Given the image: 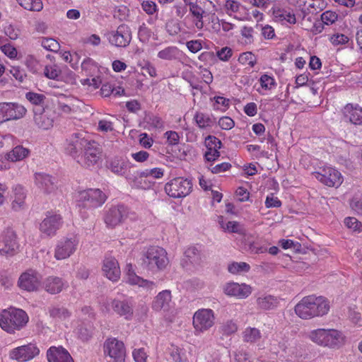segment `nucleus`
<instances>
[{
    "label": "nucleus",
    "instance_id": "51",
    "mask_svg": "<svg viewBox=\"0 0 362 362\" xmlns=\"http://www.w3.org/2000/svg\"><path fill=\"white\" fill-rule=\"evenodd\" d=\"M170 356L175 362H187V358L181 349L174 348L170 352Z\"/></svg>",
    "mask_w": 362,
    "mask_h": 362
},
{
    "label": "nucleus",
    "instance_id": "37",
    "mask_svg": "<svg viewBox=\"0 0 362 362\" xmlns=\"http://www.w3.org/2000/svg\"><path fill=\"white\" fill-rule=\"evenodd\" d=\"M179 55V49L174 46L168 47L158 53V57L163 60L176 59Z\"/></svg>",
    "mask_w": 362,
    "mask_h": 362
},
{
    "label": "nucleus",
    "instance_id": "47",
    "mask_svg": "<svg viewBox=\"0 0 362 362\" xmlns=\"http://www.w3.org/2000/svg\"><path fill=\"white\" fill-rule=\"evenodd\" d=\"M164 170L160 168H154L152 169H146L141 171L142 176L152 177L155 179L161 178L163 176Z\"/></svg>",
    "mask_w": 362,
    "mask_h": 362
},
{
    "label": "nucleus",
    "instance_id": "50",
    "mask_svg": "<svg viewBox=\"0 0 362 362\" xmlns=\"http://www.w3.org/2000/svg\"><path fill=\"white\" fill-rule=\"evenodd\" d=\"M337 18L338 15L331 11H326L321 15V21L327 25L334 23Z\"/></svg>",
    "mask_w": 362,
    "mask_h": 362
},
{
    "label": "nucleus",
    "instance_id": "22",
    "mask_svg": "<svg viewBox=\"0 0 362 362\" xmlns=\"http://www.w3.org/2000/svg\"><path fill=\"white\" fill-rule=\"evenodd\" d=\"M52 111L49 109L40 108L34 110V122L35 124L40 129H49L53 126L54 117Z\"/></svg>",
    "mask_w": 362,
    "mask_h": 362
},
{
    "label": "nucleus",
    "instance_id": "8",
    "mask_svg": "<svg viewBox=\"0 0 362 362\" xmlns=\"http://www.w3.org/2000/svg\"><path fill=\"white\" fill-rule=\"evenodd\" d=\"M103 349L105 357L110 358L108 362H124L126 350L122 341L108 338L104 343Z\"/></svg>",
    "mask_w": 362,
    "mask_h": 362
},
{
    "label": "nucleus",
    "instance_id": "14",
    "mask_svg": "<svg viewBox=\"0 0 362 362\" xmlns=\"http://www.w3.org/2000/svg\"><path fill=\"white\" fill-rule=\"evenodd\" d=\"M78 244V240L76 236L61 240L56 246L54 257L57 260H62L69 257L76 250Z\"/></svg>",
    "mask_w": 362,
    "mask_h": 362
},
{
    "label": "nucleus",
    "instance_id": "32",
    "mask_svg": "<svg viewBox=\"0 0 362 362\" xmlns=\"http://www.w3.org/2000/svg\"><path fill=\"white\" fill-rule=\"evenodd\" d=\"M189 11L195 18L194 24L197 28L201 30L204 27L203 17L205 11L196 3L189 2Z\"/></svg>",
    "mask_w": 362,
    "mask_h": 362
},
{
    "label": "nucleus",
    "instance_id": "7",
    "mask_svg": "<svg viewBox=\"0 0 362 362\" xmlns=\"http://www.w3.org/2000/svg\"><path fill=\"white\" fill-rule=\"evenodd\" d=\"M192 183L188 179L175 177L165 185V191L173 198H182L187 196L192 191Z\"/></svg>",
    "mask_w": 362,
    "mask_h": 362
},
{
    "label": "nucleus",
    "instance_id": "10",
    "mask_svg": "<svg viewBox=\"0 0 362 362\" xmlns=\"http://www.w3.org/2000/svg\"><path fill=\"white\" fill-rule=\"evenodd\" d=\"M215 324L214 313L211 309H199L193 316V326L197 332H204Z\"/></svg>",
    "mask_w": 362,
    "mask_h": 362
},
{
    "label": "nucleus",
    "instance_id": "16",
    "mask_svg": "<svg viewBox=\"0 0 362 362\" xmlns=\"http://www.w3.org/2000/svg\"><path fill=\"white\" fill-rule=\"evenodd\" d=\"M34 182L36 187L45 194L54 193L57 189L56 178L45 173H35Z\"/></svg>",
    "mask_w": 362,
    "mask_h": 362
},
{
    "label": "nucleus",
    "instance_id": "34",
    "mask_svg": "<svg viewBox=\"0 0 362 362\" xmlns=\"http://www.w3.org/2000/svg\"><path fill=\"white\" fill-rule=\"evenodd\" d=\"M127 282L132 285H139V286H146L148 288H150L153 285L152 281L144 280L137 276L132 269V265H128V270L127 272Z\"/></svg>",
    "mask_w": 362,
    "mask_h": 362
},
{
    "label": "nucleus",
    "instance_id": "43",
    "mask_svg": "<svg viewBox=\"0 0 362 362\" xmlns=\"http://www.w3.org/2000/svg\"><path fill=\"white\" fill-rule=\"evenodd\" d=\"M26 99L30 101L32 104L35 105H42L46 97L40 93H34V92H28L25 94Z\"/></svg>",
    "mask_w": 362,
    "mask_h": 362
},
{
    "label": "nucleus",
    "instance_id": "41",
    "mask_svg": "<svg viewBox=\"0 0 362 362\" xmlns=\"http://www.w3.org/2000/svg\"><path fill=\"white\" fill-rule=\"evenodd\" d=\"M250 269V266L246 262H233L228 264V270L233 274L242 272H247Z\"/></svg>",
    "mask_w": 362,
    "mask_h": 362
},
{
    "label": "nucleus",
    "instance_id": "64",
    "mask_svg": "<svg viewBox=\"0 0 362 362\" xmlns=\"http://www.w3.org/2000/svg\"><path fill=\"white\" fill-rule=\"evenodd\" d=\"M281 205V201L272 194L271 196H267L265 201V206L267 208L279 207Z\"/></svg>",
    "mask_w": 362,
    "mask_h": 362
},
{
    "label": "nucleus",
    "instance_id": "59",
    "mask_svg": "<svg viewBox=\"0 0 362 362\" xmlns=\"http://www.w3.org/2000/svg\"><path fill=\"white\" fill-rule=\"evenodd\" d=\"M133 357L136 362H146L147 354L144 349L141 348L134 350Z\"/></svg>",
    "mask_w": 362,
    "mask_h": 362
},
{
    "label": "nucleus",
    "instance_id": "63",
    "mask_svg": "<svg viewBox=\"0 0 362 362\" xmlns=\"http://www.w3.org/2000/svg\"><path fill=\"white\" fill-rule=\"evenodd\" d=\"M25 65L28 67V69L33 73L37 72V66L38 65V62L33 56L29 55L26 57Z\"/></svg>",
    "mask_w": 362,
    "mask_h": 362
},
{
    "label": "nucleus",
    "instance_id": "31",
    "mask_svg": "<svg viewBox=\"0 0 362 362\" xmlns=\"http://www.w3.org/2000/svg\"><path fill=\"white\" fill-rule=\"evenodd\" d=\"M262 338L260 330L256 327H247L242 332V339L245 343L253 344Z\"/></svg>",
    "mask_w": 362,
    "mask_h": 362
},
{
    "label": "nucleus",
    "instance_id": "52",
    "mask_svg": "<svg viewBox=\"0 0 362 362\" xmlns=\"http://www.w3.org/2000/svg\"><path fill=\"white\" fill-rule=\"evenodd\" d=\"M238 61L241 64L253 66L255 64V57L251 52H244L240 55Z\"/></svg>",
    "mask_w": 362,
    "mask_h": 362
},
{
    "label": "nucleus",
    "instance_id": "54",
    "mask_svg": "<svg viewBox=\"0 0 362 362\" xmlns=\"http://www.w3.org/2000/svg\"><path fill=\"white\" fill-rule=\"evenodd\" d=\"M151 35V30L143 23L139 28L138 36L140 41L146 42L148 41Z\"/></svg>",
    "mask_w": 362,
    "mask_h": 362
},
{
    "label": "nucleus",
    "instance_id": "12",
    "mask_svg": "<svg viewBox=\"0 0 362 362\" xmlns=\"http://www.w3.org/2000/svg\"><path fill=\"white\" fill-rule=\"evenodd\" d=\"M106 36L112 45L117 47H126L131 42L132 31L127 25L122 24L117 27L116 30L108 33Z\"/></svg>",
    "mask_w": 362,
    "mask_h": 362
},
{
    "label": "nucleus",
    "instance_id": "38",
    "mask_svg": "<svg viewBox=\"0 0 362 362\" xmlns=\"http://www.w3.org/2000/svg\"><path fill=\"white\" fill-rule=\"evenodd\" d=\"M128 164L123 159L114 158L110 163V169L115 174L123 175H124Z\"/></svg>",
    "mask_w": 362,
    "mask_h": 362
},
{
    "label": "nucleus",
    "instance_id": "45",
    "mask_svg": "<svg viewBox=\"0 0 362 362\" xmlns=\"http://www.w3.org/2000/svg\"><path fill=\"white\" fill-rule=\"evenodd\" d=\"M345 226L354 231H362V223L355 217H347L344 219Z\"/></svg>",
    "mask_w": 362,
    "mask_h": 362
},
{
    "label": "nucleus",
    "instance_id": "39",
    "mask_svg": "<svg viewBox=\"0 0 362 362\" xmlns=\"http://www.w3.org/2000/svg\"><path fill=\"white\" fill-rule=\"evenodd\" d=\"M49 313L52 317L60 320H64L71 315V313L64 307L53 306L49 308Z\"/></svg>",
    "mask_w": 362,
    "mask_h": 362
},
{
    "label": "nucleus",
    "instance_id": "53",
    "mask_svg": "<svg viewBox=\"0 0 362 362\" xmlns=\"http://www.w3.org/2000/svg\"><path fill=\"white\" fill-rule=\"evenodd\" d=\"M10 73L20 82H23L24 78L27 76L25 70L20 66H12Z\"/></svg>",
    "mask_w": 362,
    "mask_h": 362
},
{
    "label": "nucleus",
    "instance_id": "29",
    "mask_svg": "<svg viewBox=\"0 0 362 362\" xmlns=\"http://www.w3.org/2000/svg\"><path fill=\"white\" fill-rule=\"evenodd\" d=\"M344 115L351 123L362 124V108L348 104L344 108Z\"/></svg>",
    "mask_w": 362,
    "mask_h": 362
},
{
    "label": "nucleus",
    "instance_id": "58",
    "mask_svg": "<svg viewBox=\"0 0 362 362\" xmlns=\"http://www.w3.org/2000/svg\"><path fill=\"white\" fill-rule=\"evenodd\" d=\"M234 124V121L229 117H223L218 120V125L223 129H230Z\"/></svg>",
    "mask_w": 362,
    "mask_h": 362
},
{
    "label": "nucleus",
    "instance_id": "23",
    "mask_svg": "<svg viewBox=\"0 0 362 362\" xmlns=\"http://www.w3.org/2000/svg\"><path fill=\"white\" fill-rule=\"evenodd\" d=\"M111 306L115 313L124 317L125 320H129L132 318L134 308L129 300L115 299L112 301Z\"/></svg>",
    "mask_w": 362,
    "mask_h": 362
},
{
    "label": "nucleus",
    "instance_id": "61",
    "mask_svg": "<svg viewBox=\"0 0 362 362\" xmlns=\"http://www.w3.org/2000/svg\"><path fill=\"white\" fill-rule=\"evenodd\" d=\"M216 56L222 61H228L232 56V50L228 47H223L217 51Z\"/></svg>",
    "mask_w": 362,
    "mask_h": 362
},
{
    "label": "nucleus",
    "instance_id": "30",
    "mask_svg": "<svg viewBox=\"0 0 362 362\" xmlns=\"http://www.w3.org/2000/svg\"><path fill=\"white\" fill-rule=\"evenodd\" d=\"M257 308L264 310H273L279 305V300L274 296L269 294H263L257 298Z\"/></svg>",
    "mask_w": 362,
    "mask_h": 362
},
{
    "label": "nucleus",
    "instance_id": "13",
    "mask_svg": "<svg viewBox=\"0 0 362 362\" xmlns=\"http://www.w3.org/2000/svg\"><path fill=\"white\" fill-rule=\"evenodd\" d=\"M313 175L317 180L328 187H338L343 182L341 173L331 167L320 168Z\"/></svg>",
    "mask_w": 362,
    "mask_h": 362
},
{
    "label": "nucleus",
    "instance_id": "42",
    "mask_svg": "<svg viewBox=\"0 0 362 362\" xmlns=\"http://www.w3.org/2000/svg\"><path fill=\"white\" fill-rule=\"evenodd\" d=\"M185 256L192 264H199L201 262L200 252L195 247H188L185 251Z\"/></svg>",
    "mask_w": 362,
    "mask_h": 362
},
{
    "label": "nucleus",
    "instance_id": "40",
    "mask_svg": "<svg viewBox=\"0 0 362 362\" xmlns=\"http://www.w3.org/2000/svg\"><path fill=\"white\" fill-rule=\"evenodd\" d=\"M25 9L33 11H40L43 8L41 0H16Z\"/></svg>",
    "mask_w": 362,
    "mask_h": 362
},
{
    "label": "nucleus",
    "instance_id": "3",
    "mask_svg": "<svg viewBox=\"0 0 362 362\" xmlns=\"http://www.w3.org/2000/svg\"><path fill=\"white\" fill-rule=\"evenodd\" d=\"M309 339L314 343L329 348L338 347L344 341V337L337 329H317L308 334Z\"/></svg>",
    "mask_w": 362,
    "mask_h": 362
},
{
    "label": "nucleus",
    "instance_id": "21",
    "mask_svg": "<svg viewBox=\"0 0 362 362\" xmlns=\"http://www.w3.org/2000/svg\"><path fill=\"white\" fill-rule=\"evenodd\" d=\"M127 212L124 206L110 208L105 216V222L109 227L114 228L122 223L127 216Z\"/></svg>",
    "mask_w": 362,
    "mask_h": 362
},
{
    "label": "nucleus",
    "instance_id": "17",
    "mask_svg": "<svg viewBox=\"0 0 362 362\" xmlns=\"http://www.w3.org/2000/svg\"><path fill=\"white\" fill-rule=\"evenodd\" d=\"M39 352L38 348L35 344H28L13 349L10 356L19 362H26L38 355Z\"/></svg>",
    "mask_w": 362,
    "mask_h": 362
},
{
    "label": "nucleus",
    "instance_id": "49",
    "mask_svg": "<svg viewBox=\"0 0 362 362\" xmlns=\"http://www.w3.org/2000/svg\"><path fill=\"white\" fill-rule=\"evenodd\" d=\"M205 146L208 150L221 148V141L214 136H208L205 139Z\"/></svg>",
    "mask_w": 362,
    "mask_h": 362
},
{
    "label": "nucleus",
    "instance_id": "27",
    "mask_svg": "<svg viewBox=\"0 0 362 362\" xmlns=\"http://www.w3.org/2000/svg\"><path fill=\"white\" fill-rule=\"evenodd\" d=\"M64 281L58 276H49L43 281V288L50 294H57L60 293L64 288Z\"/></svg>",
    "mask_w": 362,
    "mask_h": 362
},
{
    "label": "nucleus",
    "instance_id": "48",
    "mask_svg": "<svg viewBox=\"0 0 362 362\" xmlns=\"http://www.w3.org/2000/svg\"><path fill=\"white\" fill-rule=\"evenodd\" d=\"M44 74L48 78L56 79L61 74V71L56 65L46 66Z\"/></svg>",
    "mask_w": 362,
    "mask_h": 362
},
{
    "label": "nucleus",
    "instance_id": "1",
    "mask_svg": "<svg viewBox=\"0 0 362 362\" xmlns=\"http://www.w3.org/2000/svg\"><path fill=\"white\" fill-rule=\"evenodd\" d=\"M329 308V302L326 298L310 295L303 298L294 310L299 317L309 320L327 315Z\"/></svg>",
    "mask_w": 362,
    "mask_h": 362
},
{
    "label": "nucleus",
    "instance_id": "24",
    "mask_svg": "<svg viewBox=\"0 0 362 362\" xmlns=\"http://www.w3.org/2000/svg\"><path fill=\"white\" fill-rule=\"evenodd\" d=\"M103 271L107 278L112 281H117L120 277V268L115 257H109L104 259Z\"/></svg>",
    "mask_w": 362,
    "mask_h": 362
},
{
    "label": "nucleus",
    "instance_id": "57",
    "mask_svg": "<svg viewBox=\"0 0 362 362\" xmlns=\"http://www.w3.org/2000/svg\"><path fill=\"white\" fill-rule=\"evenodd\" d=\"M222 228L224 230H227L230 233H240L241 230L240 228V224L237 221H228L226 226L223 225H221Z\"/></svg>",
    "mask_w": 362,
    "mask_h": 362
},
{
    "label": "nucleus",
    "instance_id": "36",
    "mask_svg": "<svg viewBox=\"0 0 362 362\" xmlns=\"http://www.w3.org/2000/svg\"><path fill=\"white\" fill-rule=\"evenodd\" d=\"M238 330V326L233 320H228L223 322L219 327V332L222 336L229 337L235 334Z\"/></svg>",
    "mask_w": 362,
    "mask_h": 362
},
{
    "label": "nucleus",
    "instance_id": "18",
    "mask_svg": "<svg viewBox=\"0 0 362 362\" xmlns=\"http://www.w3.org/2000/svg\"><path fill=\"white\" fill-rule=\"evenodd\" d=\"M62 223L59 214H49L40 224V230L46 236H53Z\"/></svg>",
    "mask_w": 362,
    "mask_h": 362
},
{
    "label": "nucleus",
    "instance_id": "55",
    "mask_svg": "<svg viewBox=\"0 0 362 362\" xmlns=\"http://www.w3.org/2000/svg\"><path fill=\"white\" fill-rule=\"evenodd\" d=\"M350 207L358 215H362V197H354L350 201Z\"/></svg>",
    "mask_w": 362,
    "mask_h": 362
},
{
    "label": "nucleus",
    "instance_id": "25",
    "mask_svg": "<svg viewBox=\"0 0 362 362\" xmlns=\"http://www.w3.org/2000/svg\"><path fill=\"white\" fill-rule=\"evenodd\" d=\"M49 362H74L69 353L63 347H50L47 352Z\"/></svg>",
    "mask_w": 362,
    "mask_h": 362
},
{
    "label": "nucleus",
    "instance_id": "2",
    "mask_svg": "<svg viewBox=\"0 0 362 362\" xmlns=\"http://www.w3.org/2000/svg\"><path fill=\"white\" fill-rule=\"evenodd\" d=\"M28 322L27 313L22 309L9 308L0 313V327L8 333H14Z\"/></svg>",
    "mask_w": 362,
    "mask_h": 362
},
{
    "label": "nucleus",
    "instance_id": "60",
    "mask_svg": "<svg viewBox=\"0 0 362 362\" xmlns=\"http://www.w3.org/2000/svg\"><path fill=\"white\" fill-rule=\"evenodd\" d=\"M260 83L262 88L270 89L274 85L275 81L272 77L264 74L260 78Z\"/></svg>",
    "mask_w": 362,
    "mask_h": 362
},
{
    "label": "nucleus",
    "instance_id": "44",
    "mask_svg": "<svg viewBox=\"0 0 362 362\" xmlns=\"http://www.w3.org/2000/svg\"><path fill=\"white\" fill-rule=\"evenodd\" d=\"M41 45L51 52H57L60 47L59 42L53 38H42Z\"/></svg>",
    "mask_w": 362,
    "mask_h": 362
},
{
    "label": "nucleus",
    "instance_id": "9",
    "mask_svg": "<svg viewBox=\"0 0 362 362\" xmlns=\"http://www.w3.org/2000/svg\"><path fill=\"white\" fill-rule=\"evenodd\" d=\"M101 149L100 145L92 140L77 158L76 162L85 168L95 165L100 159Z\"/></svg>",
    "mask_w": 362,
    "mask_h": 362
},
{
    "label": "nucleus",
    "instance_id": "35",
    "mask_svg": "<svg viewBox=\"0 0 362 362\" xmlns=\"http://www.w3.org/2000/svg\"><path fill=\"white\" fill-rule=\"evenodd\" d=\"M193 119L201 129L211 127L215 122L214 119L212 118L210 115L200 112H196Z\"/></svg>",
    "mask_w": 362,
    "mask_h": 362
},
{
    "label": "nucleus",
    "instance_id": "26",
    "mask_svg": "<svg viewBox=\"0 0 362 362\" xmlns=\"http://www.w3.org/2000/svg\"><path fill=\"white\" fill-rule=\"evenodd\" d=\"M148 176H142L141 171L136 172L134 174H128L126 178L129 183L131 185L132 188L140 189H149L153 182L148 180L146 178Z\"/></svg>",
    "mask_w": 362,
    "mask_h": 362
},
{
    "label": "nucleus",
    "instance_id": "11",
    "mask_svg": "<svg viewBox=\"0 0 362 362\" xmlns=\"http://www.w3.org/2000/svg\"><path fill=\"white\" fill-rule=\"evenodd\" d=\"M26 109L17 103H0V124L22 118Z\"/></svg>",
    "mask_w": 362,
    "mask_h": 362
},
{
    "label": "nucleus",
    "instance_id": "62",
    "mask_svg": "<svg viewBox=\"0 0 362 362\" xmlns=\"http://www.w3.org/2000/svg\"><path fill=\"white\" fill-rule=\"evenodd\" d=\"M1 51L8 57L15 58L17 55L16 49L10 44H6L1 47Z\"/></svg>",
    "mask_w": 362,
    "mask_h": 362
},
{
    "label": "nucleus",
    "instance_id": "15",
    "mask_svg": "<svg viewBox=\"0 0 362 362\" xmlns=\"http://www.w3.org/2000/svg\"><path fill=\"white\" fill-rule=\"evenodd\" d=\"M41 276L33 269H28L19 277L18 286L21 289L27 291H35L40 285Z\"/></svg>",
    "mask_w": 362,
    "mask_h": 362
},
{
    "label": "nucleus",
    "instance_id": "5",
    "mask_svg": "<svg viewBox=\"0 0 362 362\" xmlns=\"http://www.w3.org/2000/svg\"><path fill=\"white\" fill-rule=\"evenodd\" d=\"M107 196L100 189H88L78 192V206L83 209H95L101 206L106 201Z\"/></svg>",
    "mask_w": 362,
    "mask_h": 362
},
{
    "label": "nucleus",
    "instance_id": "19",
    "mask_svg": "<svg viewBox=\"0 0 362 362\" xmlns=\"http://www.w3.org/2000/svg\"><path fill=\"white\" fill-rule=\"evenodd\" d=\"M223 291L227 296L244 299L251 294L252 288L245 284H240L238 283L230 282L224 286Z\"/></svg>",
    "mask_w": 362,
    "mask_h": 362
},
{
    "label": "nucleus",
    "instance_id": "33",
    "mask_svg": "<svg viewBox=\"0 0 362 362\" xmlns=\"http://www.w3.org/2000/svg\"><path fill=\"white\" fill-rule=\"evenodd\" d=\"M29 153L30 151L28 148H24L22 146H17L6 153V158L9 161L16 162L26 158Z\"/></svg>",
    "mask_w": 362,
    "mask_h": 362
},
{
    "label": "nucleus",
    "instance_id": "6",
    "mask_svg": "<svg viewBox=\"0 0 362 362\" xmlns=\"http://www.w3.org/2000/svg\"><path fill=\"white\" fill-rule=\"evenodd\" d=\"M91 141L83 132L73 133L66 140L65 151L76 160Z\"/></svg>",
    "mask_w": 362,
    "mask_h": 362
},
{
    "label": "nucleus",
    "instance_id": "20",
    "mask_svg": "<svg viewBox=\"0 0 362 362\" xmlns=\"http://www.w3.org/2000/svg\"><path fill=\"white\" fill-rule=\"evenodd\" d=\"M18 248L16 235L11 229H6L3 234V239L0 245V253L2 255H12Z\"/></svg>",
    "mask_w": 362,
    "mask_h": 362
},
{
    "label": "nucleus",
    "instance_id": "4",
    "mask_svg": "<svg viewBox=\"0 0 362 362\" xmlns=\"http://www.w3.org/2000/svg\"><path fill=\"white\" fill-rule=\"evenodd\" d=\"M142 264L148 270H163L168 266L169 259L167 252L162 247H149L144 254Z\"/></svg>",
    "mask_w": 362,
    "mask_h": 362
},
{
    "label": "nucleus",
    "instance_id": "46",
    "mask_svg": "<svg viewBox=\"0 0 362 362\" xmlns=\"http://www.w3.org/2000/svg\"><path fill=\"white\" fill-rule=\"evenodd\" d=\"M240 4L235 0H226L224 8L228 15L232 16V13H237L240 10Z\"/></svg>",
    "mask_w": 362,
    "mask_h": 362
},
{
    "label": "nucleus",
    "instance_id": "56",
    "mask_svg": "<svg viewBox=\"0 0 362 362\" xmlns=\"http://www.w3.org/2000/svg\"><path fill=\"white\" fill-rule=\"evenodd\" d=\"M330 41L334 45H344L349 41V37L344 34H335L330 37Z\"/></svg>",
    "mask_w": 362,
    "mask_h": 362
},
{
    "label": "nucleus",
    "instance_id": "28",
    "mask_svg": "<svg viewBox=\"0 0 362 362\" xmlns=\"http://www.w3.org/2000/svg\"><path fill=\"white\" fill-rule=\"evenodd\" d=\"M171 293L169 290H165L160 292L153 303L152 308L156 311L161 310H168L171 302Z\"/></svg>",
    "mask_w": 362,
    "mask_h": 362
}]
</instances>
